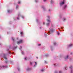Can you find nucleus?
<instances>
[{"instance_id":"2eb2a0df","label":"nucleus","mask_w":73,"mask_h":73,"mask_svg":"<svg viewBox=\"0 0 73 73\" xmlns=\"http://www.w3.org/2000/svg\"><path fill=\"white\" fill-rule=\"evenodd\" d=\"M70 69H72V66H71L70 67Z\"/></svg>"},{"instance_id":"6e6552de","label":"nucleus","mask_w":73,"mask_h":73,"mask_svg":"<svg viewBox=\"0 0 73 73\" xmlns=\"http://www.w3.org/2000/svg\"><path fill=\"white\" fill-rule=\"evenodd\" d=\"M68 56H67L66 58H65V59H67V58H68Z\"/></svg>"},{"instance_id":"f8f14e48","label":"nucleus","mask_w":73,"mask_h":73,"mask_svg":"<svg viewBox=\"0 0 73 73\" xmlns=\"http://www.w3.org/2000/svg\"><path fill=\"white\" fill-rule=\"evenodd\" d=\"M8 13H9V12H11V11H10L9 10H8Z\"/></svg>"},{"instance_id":"7c9ffc66","label":"nucleus","mask_w":73,"mask_h":73,"mask_svg":"<svg viewBox=\"0 0 73 73\" xmlns=\"http://www.w3.org/2000/svg\"><path fill=\"white\" fill-rule=\"evenodd\" d=\"M44 1H46V0H43Z\"/></svg>"},{"instance_id":"9d476101","label":"nucleus","mask_w":73,"mask_h":73,"mask_svg":"<svg viewBox=\"0 0 73 73\" xmlns=\"http://www.w3.org/2000/svg\"><path fill=\"white\" fill-rule=\"evenodd\" d=\"M72 44H70L69 45V46H72Z\"/></svg>"},{"instance_id":"2f4dec72","label":"nucleus","mask_w":73,"mask_h":73,"mask_svg":"<svg viewBox=\"0 0 73 73\" xmlns=\"http://www.w3.org/2000/svg\"><path fill=\"white\" fill-rule=\"evenodd\" d=\"M45 63H46V61H45Z\"/></svg>"},{"instance_id":"f3484780","label":"nucleus","mask_w":73,"mask_h":73,"mask_svg":"<svg viewBox=\"0 0 73 73\" xmlns=\"http://www.w3.org/2000/svg\"><path fill=\"white\" fill-rule=\"evenodd\" d=\"M12 38V40H13V41H14V38Z\"/></svg>"},{"instance_id":"9b49d317","label":"nucleus","mask_w":73,"mask_h":73,"mask_svg":"<svg viewBox=\"0 0 73 73\" xmlns=\"http://www.w3.org/2000/svg\"><path fill=\"white\" fill-rule=\"evenodd\" d=\"M44 71V70L43 69H42V70H41V71L42 72H43V71Z\"/></svg>"},{"instance_id":"5701e85b","label":"nucleus","mask_w":73,"mask_h":73,"mask_svg":"<svg viewBox=\"0 0 73 73\" xmlns=\"http://www.w3.org/2000/svg\"><path fill=\"white\" fill-rule=\"evenodd\" d=\"M21 35H23V32H21Z\"/></svg>"},{"instance_id":"393cba45","label":"nucleus","mask_w":73,"mask_h":73,"mask_svg":"<svg viewBox=\"0 0 73 73\" xmlns=\"http://www.w3.org/2000/svg\"><path fill=\"white\" fill-rule=\"evenodd\" d=\"M59 72L60 73H62L61 71H59Z\"/></svg>"},{"instance_id":"f704fd0d","label":"nucleus","mask_w":73,"mask_h":73,"mask_svg":"<svg viewBox=\"0 0 73 73\" xmlns=\"http://www.w3.org/2000/svg\"><path fill=\"white\" fill-rule=\"evenodd\" d=\"M31 64H32V63H30Z\"/></svg>"},{"instance_id":"dca6fc26","label":"nucleus","mask_w":73,"mask_h":73,"mask_svg":"<svg viewBox=\"0 0 73 73\" xmlns=\"http://www.w3.org/2000/svg\"><path fill=\"white\" fill-rule=\"evenodd\" d=\"M4 59H5L6 60H7V57H4Z\"/></svg>"},{"instance_id":"1a4fd4ad","label":"nucleus","mask_w":73,"mask_h":73,"mask_svg":"<svg viewBox=\"0 0 73 73\" xmlns=\"http://www.w3.org/2000/svg\"><path fill=\"white\" fill-rule=\"evenodd\" d=\"M18 3V4H20V3H21V2H20V1H19Z\"/></svg>"},{"instance_id":"c9c22d12","label":"nucleus","mask_w":73,"mask_h":73,"mask_svg":"<svg viewBox=\"0 0 73 73\" xmlns=\"http://www.w3.org/2000/svg\"><path fill=\"white\" fill-rule=\"evenodd\" d=\"M49 11H50V9H49Z\"/></svg>"},{"instance_id":"b1692460","label":"nucleus","mask_w":73,"mask_h":73,"mask_svg":"<svg viewBox=\"0 0 73 73\" xmlns=\"http://www.w3.org/2000/svg\"><path fill=\"white\" fill-rule=\"evenodd\" d=\"M35 64L36 65H37V63L36 62H35Z\"/></svg>"},{"instance_id":"0eeeda50","label":"nucleus","mask_w":73,"mask_h":73,"mask_svg":"<svg viewBox=\"0 0 73 73\" xmlns=\"http://www.w3.org/2000/svg\"><path fill=\"white\" fill-rule=\"evenodd\" d=\"M42 8L44 10H45V8H44V7L43 6L42 7Z\"/></svg>"},{"instance_id":"f03ea898","label":"nucleus","mask_w":73,"mask_h":73,"mask_svg":"<svg viewBox=\"0 0 73 73\" xmlns=\"http://www.w3.org/2000/svg\"><path fill=\"white\" fill-rule=\"evenodd\" d=\"M22 42H23V40H21L19 41H18L17 42V44H21V43H22Z\"/></svg>"},{"instance_id":"ddd939ff","label":"nucleus","mask_w":73,"mask_h":73,"mask_svg":"<svg viewBox=\"0 0 73 73\" xmlns=\"http://www.w3.org/2000/svg\"><path fill=\"white\" fill-rule=\"evenodd\" d=\"M54 45H56V42L54 43Z\"/></svg>"},{"instance_id":"7ed1b4c3","label":"nucleus","mask_w":73,"mask_h":73,"mask_svg":"<svg viewBox=\"0 0 73 73\" xmlns=\"http://www.w3.org/2000/svg\"><path fill=\"white\" fill-rule=\"evenodd\" d=\"M64 4V2H62V3H60V6H61V5H63V4Z\"/></svg>"},{"instance_id":"bb28decb","label":"nucleus","mask_w":73,"mask_h":73,"mask_svg":"<svg viewBox=\"0 0 73 73\" xmlns=\"http://www.w3.org/2000/svg\"><path fill=\"white\" fill-rule=\"evenodd\" d=\"M8 62V61H5V62L6 63H7V62Z\"/></svg>"},{"instance_id":"aec40b11","label":"nucleus","mask_w":73,"mask_h":73,"mask_svg":"<svg viewBox=\"0 0 73 73\" xmlns=\"http://www.w3.org/2000/svg\"><path fill=\"white\" fill-rule=\"evenodd\" d=\"M18 7H19V6H16V8H18Z\"/></svg>"},{"instance_id":"a211bd4d","label":"nucleus","mask_w":73,"mask_h":73,"mask_svg":"<svg viewBox=\"0 0 73 73\" xmlns=\"http://www.w3.org/2000/svg\"><path fill=\"white\" fill-rule=\"evenodd\" d=\"M57 33L58 35H60V33Z\"/></svg>"},{"instance_id":"4468645a","label":"nucleus","mask_w":73,"mask_h":73,"mask_svg":"<svg viewBox=\"0 0 73 73\" xmlns=\"http://www.w3.org/2000/svg\"><path fill=\"white\" fill-rule=\"evenodd\" d=\"M51 3H53V1L52 0H51L50 1Z\"/></svg>"},{"instance_id":"e433bc0d","label":"nucleus","mask_w":73,"mask_h":73,"mask_svg":"<svg viewBox=\"0 0 73 73\" xmlns=\"http://www.w3.org/2000/svg\"><path fill=\"white\" fill-rule=\"evenodd\" d=\"M4 67V66H2V67Z\"/></svg>"},{"instance_id":"20e7f679","label":"nucleus","mask_w":73,"mask_h":73,"mask_svg":"<svg viewBox=\"0 0 73 73\" xmlns=\"http://www.w3.org/2000/svg\"><path fill=\"white\" fill-rule=\"evenodd\" d=\"M17 46H14L13 48L14 49H15L16 48H17Z\"/></svg>"},{"instance_id":"72a5a7b5","label":"nucleus","mask_w":73,"mask_h":73,"mask_svg":"<svg viewBox=\"0 0 73 73\" xmlns=\"http://www.w3.org/2000/svg\"><path fill=\"white\" fill-rule=\"evenodd\" d=\"M36 58H37V59L38 58V57H36Z\"/></svg>"},{"instance_id":"f257e3e1","label":"nucleus","mask_w":73,"mask_h":73,"mask_svg":"<svg viewBox=\"0 0 73 73\" xmlns=\"http://www.w3.org/2000/svg\"><path fill=\"white\" fill-rule=\"evenodd\" d=\"M47 17L48 19H47V22L48 23H46V25H47V26L49 25V23H50V19H49V16H48Z\"/></svg>"},{"instance_id":"423d86ee","label":"nucleus","mask_w":73,"mask_h":73,"mask_svg":"<svg viewBox=\"0 0 73 73\" xmlns=\"http://www.w3.org/2000/svg\"><path fill=\"white\" fill-rule=\"evenodd\" d=\"M54 31V30H53V29H52V30H50V31L51 32H53Z\"/></svg>"},{"instance_id":"c85d7f7f","label":"nucleus","mask_w":73,"mask_h":73,"mask_svg":"<svg viewBox=\"0 0 73 73\" xmlns=\"http://www.w3.org/2000/svg\"><path fill=\"white\" fill-rule=\"evenodd\" d=\"M17 19H18V20H19V18H17Z\"/></svg>"},{"instance_id":"cd10ccee","label":"nucleus","mask_w":73,"mask_h":73,"mask_svg":"<svg viewBox=\"0 0 73 73\" xmlns=\"http://www.w3.org/2000/svg\"><path fill=\"white\" fill-rule=\"evenodd\" d=\"M35 2H37V1L36 0H35Z\"/></svg>"},{"instance_id":"a878e982","label":"nucleus","mask_w":73,"mask_h":73,"mask_svg":"<svg viewBox=\"0 0 73 73\" xmlns=\"http://www.w3.org/2000/svg\"><path fill=\"white\" fill-rule=\"evenodd\" d=\"M64 7L65 8H66V5H65V6H64Z\"/></svg>"},{"instance_id":"6ab92c4d","label":"nucleus","mask_w":73,"mask_h":73,"mask_svg":"<svg viewBox=\"0 0 73 73\" xmlns=\"http://www.w3.org/2000/svg\"><path fill=\"white\" fill-rule=\"evenodd\" d=\"M38 46H40L41 45V44H38Z\"/></svg>"},{"instance_id":"473e14b6","label":"nucleus","mask_w":73,"mask_h":73,"mask_svg":"<svg viewBox=\"0 0 73 73\" xmlns=\"http://www.w3.org/2000/svg\"><path fill=\"white\" fill-rule=\"evenodd\" d=\"M45 36H46V35H45Z\"/></svg>"},{"instance_id":"412c9836","label":"nucleus","mask_w":73,"mask_h":73,"mask_svg":"<svg viewBox=\"0 0 73 73\" xmlns=\"http://www.w3.org/2000/svg\"><path fill=\"white\" fill-rule=\"evenodd\" d=\"M64 20H65V18H64L63 19V21H64Z\"/></svg>"},{"instance_id":"4be33fe9","label":"nucleus","mask_w":73,"mask_h":73,"mask_svg":"<svg viewBox=\"0 0 73 73\" xmlns=\"http://www.w3.org/2000/svg\"><path fill=\"white\" fill-rule=\"evenodd\" d=\"M18 70L19 71L20 70V68H18Z\"/></svg>"},{"instance_id":"c756f323","label":"nucleus","mask_w":73,"mask_h":73,"mask_svg":"<svg viewBox=\"0 0 73 73\" xmlns=\"http://www.w3.org/2000/svg\"><path fill=\"white\" fill-rule=\"evenodd\" d=\"M43 24L44 25V24H45V23L44 22L43 23Z\"/></svg>"},{"instance_id":"39448f33","label":"nucleus","mask_w":73,"mask_h":73,"mask_svg":"<svg viewBox=\"0 0 73 73\" xmlns=\"http://www.w3.org/2000/svg\"><path fill=\"white\" fill-rule=\"evenodd\" d=\"M25 60H28V58L25 57Z\"/></svg>"}]
</instances>
